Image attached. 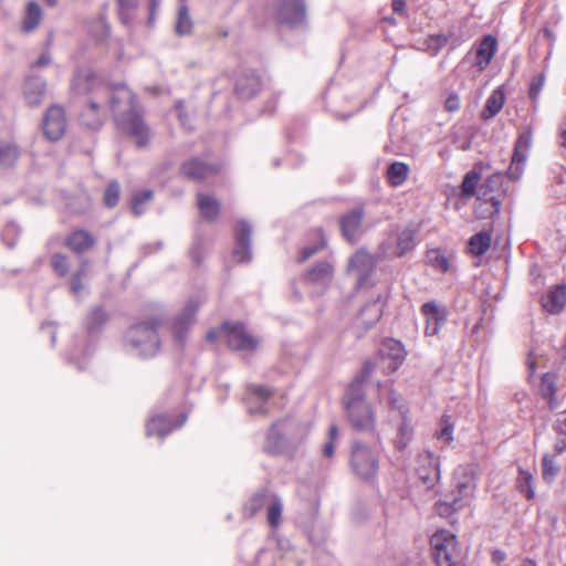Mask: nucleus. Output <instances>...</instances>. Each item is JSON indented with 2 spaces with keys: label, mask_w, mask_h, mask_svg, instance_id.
Here are the masks:
<instances>
[{
  "label": "nucleus",
  "mask_w": 566,
  "mask_h": 566,
  "mask_svg": "<svg viewBox=\"0 0 566 566\" xmlns=\"http://www.w3.org/2000/svg\"><path fill=\"white\" fill-rule=\"evenodd\" d=\"M109 107L120 130L132 137L137 147H145L150 138V130L143 119V114L133 92L124 84L107 90Z\"/></svg>",
  "instance_id": "obj_1"
},
{
  "label": "nucleus",
  "mask_w": 566,
  "mask_h": 566,
  "mask_svg": "<svg viewBox=\"0 0 566 566\" xmlns=\"http://www.w3.org/2000/svg\"><path fill=\"white\" fill-rule=\"evenodd\" d=\"M308 427L293 418L274 422L268 431L264 451L281 454L296 448L308 434Z\"/></svg>",
  "instance_id": "obj_2"
},
{
  "label": "nucleus",
  "mask_w": 566,
  "mask_h": 566,
  "mask_svg": "<svg viewBox=\"0 0 566 566\" xmlns=\"http://www.w3.org/2000/svg\"><path fill=\"white\" fill-rule=\"evenodd\" d=\"M159 322L155 318L132 325L125 334V345L134 355L154 357L160 349Z\"/></svg>",
  "instance_id": "obj_3"
},
{
  "label": "nucleus",
  "mask_w": 566,
  "mask_h": 566,
  "mask_svg": "<svg viewBox=\"0 0 566 566\" xmlns=\"http://www.w3.org/2000/svg\"><path fill=\"white\" fill-rule=\"evenodd\" d=\"M475 488L476 484L471 476L457 480L454 490L436 503L437 514L453 522L454 515L470 504Z\"/></svg>",
  "instance_id": "obj_4"
},
{
  "label": "nucleus",
  "mask_w": 566,
  "mask_h": 566,
  "mask_svg": "<svg viewBox=\"0 0 566 566\" xmlns=\"http://www.w3.org/2000/svg\"><path fill=\"white\" fill-rule=\"evenodd\" d=\"M379 444L369 446L361 440L352 442L349 465L357 478L370 481L377 475L379 471Z\"/></svg>",
  "instance_id": "obj_5"
},
{
  "label": "nucleus",
  "mask_w": 566,
  "mask_h": 566,
  "mask_svg": "<svg viewBox=\"0 0 566 566\" xmlns=\"http://www.w3.org/2000/svg\"><path fill=\"white\" fill-rule=\"evenodd\" d=\"M430 545L438 566H463L457 549V537L449 531H438L430 538Z\"/></svg>",
  "instance_id": "obj_6"
},
{
  "label": "nucleus",
  "mask_w": 566,
  "mask_h": 566,
  "mask_svg": "<svg viewBox=\"0 0 566 566\" xmlns=\"http://www.w3.org/2000/svg\"><path fill=\"white\" fill-rule=\"evenodd\" d=\"M223 331L224 339L231 349L252 352L259 345V340L249 334L240 323L233 325L224 323Z\"/></svg>",
  "instance_id": "obj_7"
},
{
  "label": "nucleus",
  "mask_w": 566,
  "mask_h": 566,
  "mask_svg": "<svg viewBox=\"0 0 566 566\" xmlns=\"http://www.w3.org/2000/svg\"><path fill=\"white\" fill-rule=\"evenodd\" d=\"M382 305L379 298L367 303L363 306L359 314L354 321L350 332L357 338H360L368 329H370L381 317Z\"/></svg>",
  "instance_id": "obj_8"
},
{
  "label": "nucleus",
  "mask_w": 566,
  "mask_h": 566,
  "mask_svg": "<svg viewBox=\"0 0 566 566\" xmlns=\"http://www.w3.org/2000/svg\"><path fill=\"white\" fill-rule=\"evenodd\" d=\"M531 144L532 134L530 132H523L520 134L515 142L511 165L507 169V176L511 180H518L523 175Z\"/></svg>",
  "instance_id": "obj_9"
},
{
  "label": "nucleus",
  "mask_w": 566,
  "mask_h": 566,
  "mask_svg": "<svg viewBox=\"0 0 566 566\" xmlns=\"http://www.w3.org/2000/svg\"><path fill=\"white\" fill-rule=\"evenodd\" d=\"M220 170V166L213 163L195 157L186 160L180 166V175L192 181H202L214 175Z\"/></svg>",
  "instance_id": "obj_10"
},
{
  "label": "nucleus",
  "mask_w": 566,
  "mask_h": 566,
  "mask_svg": "<svg viewBox=\"0 0 566 566\" xmlns=\"http://www.w3.org/2000/svg\"><path fill=\"white\" fill-rule=\"evenodd\" d=\"M380 364L387 373L396 371L406 357L403 345L394 338L386 339L380 349Z\"/></svg>",
  "instance_id": "obj_11"
},
{
  "label": "nucleus",
  "mask_w": 566,
  "mask_h": 566,
  "mask_svg": "<svg viewBox=\"0 0 566 566\" xmlns=\"http://www.w3.org/2000/svg\"><path fill=\"white\" fill-rule=\"evenodd\" d=\"M235 247L233 249V258L239 263H247L251 261V237L252 227L245 220H240L234 229Z\"/></svg>",
  "instance_id": "obj_12"
},
{
  "label": "nucleus",
  "mask_w": 566,
  "mask_h": 566,
  "mask_svg": "<svg viewBox=\"0 0 566 566\" xmlns=\"http://www.w3.org/2000/svg\"><path fill=\"white\" fill-rule=\"evenodd\" d=\"M43 133L52 142L59 140L65 133L66 119L62 107L51 106L43 118Z\"/></svg>",
  "instance_id": "obj_13"
},
{
  "label": "nucleus",
  "mask_w": 566,
  "mask_h": 566,
  "mask_svg": "<svg viewBox=\"0 0 566 566\" xmlns=\"http://www.w3.org/2000/svg\"><path fill=\"white\" fill-rule=\"evenodd\" d=\"M352 427L357 431H375V413L368 403L345 407Z\"/></svg>",
  "instance_id": "obj_14"
},
{
  "label": "nucleus",
  "mask_w": 566,
  "mask_h": 566,
  "mask_svg": "<svg viewBox=\"0 0 566 566\" xmlns=\"http://www.w3.org/2000/svg\"><path fill=\"white\" fill-rule=\"evenodd\" d=\"M202 301L199 298H190L182 311L176 316L172 325L174 336L180 344L184 343L188 328L195 321L196 313Z\"/></svg>",
  "instance_id": "obj_15"
},
{
  "label": "nucleus",
  "mask_w": 566,
  "mask_h": 566,
  "mask_svg": "<svg viewBox=\"0 0 566 566\" xmlns=\"http://www.w3.org/2000/svg\"><path fill=\"white\" fill-rule=\"evenodd\" d=\"M276 15L281 23L301 25L305 21V6L302 0H283L277 7Z\"/></svg>",
  "instance_id": "obj_16"
},
{
  "label": "nucleus",
  "mask_w": 566,
  "mask_h": 566,
  "mask_svg": "<svg viewBox=\"0 0 566 566\" xmlns=\"http://www.w3.org/2000/svg\"><path fill=\"white\" fill-rule=\"evenodd\" d=\"M374 369V364L366 361L361 368V371L358 376L352 381L348 386L345 397H344V406L348 407L350 405H366L365 392L363 389V384L370 376Z\"/></svg>",
  "instance_id": "obj_17"
},
{
  "label": "nucleus",
  "mask_w": 566,
  "mask_h": 566,
  "mask_svg": "<svg viewBox=\"0 0 566 566\" xmlns=\"http://www.w3.org/2000/svg\"><path fill=\"white\" fill-rule=\"evenodd\" d=\"M421 312L426 317V334L437 335L447 321V311L436 302H427L421 306Z\"/></svg>",
  "instance_id": "obj_18"
},
{
  "label": "nucleus",
  "mask_w": 566,
  "mask_h": 566,
  "mask_svg": "<svg viewBox=\"0 0 566 566\" xmlns=\"http://www.w3.org/2000/svg\"><path fill=\"white\" fill-rule=\"evenodd\" d=\"M502 187L503 175L501 172L493 174L480 186L478 191V199L484 202H491L494 207V211L499 212L501 199L495 193L501 192Z\"/></svg>",
  "instance_id": "obj_19"
},
{
  "label": "nucleus",
  "mask_w": 566,
  "mask_h": 566,
  "mask_svg": "<svg viewBox=\"0 0 566 566\" xmlns=\"http://www.w3.org/2000/svg\"><path fill=\"white\" fill-rule=\"evenodd\" d=\"M261 90V78L253 70L243 72L237 80L234 92L241 99H250Z\"/></svg>",
  "instance_id": "obj_20"
},
{
  "label": "nucleus",
  "mask_w": 566,
  "mask_h": 566,
  "mask_svg": "<svg viewBox=\"0 0 566 566\" xmlns=\"http://www.w3.org/2000/svg\"><path fill=\"white\" fill-rule=\"evenodd\" d=\"M187 416L185 413L179 415V420L171 423V420L167 416L153 417L146 426V434L148 437L157 436L159 438L166 437L174 429H178L186 422Z\"/></svg>",
  "instance_id": "obj_21"
},
{
  "label": "nucleus",
  "mask_w": 566,
  "mask_h": 566,
  "mask_svg": "<svg viewBox=\"0 0 566 566\" xmlns=\"http://www.w3.org/2000/svg\"><path fill=\"white\" fill-rule=\"evenodd\" d=\"M364 218V210L355 208L344 214L339 220L342 234L349 242H355L358 239L359 228Z\"/></svg>",
  "instance_id": "obj_22"
},
{
  "label": "nucleus",
  "mask_w": 566,
  "mask_h": 566,
  "mask_svg": "<svg viewBox=\"0 0 566 566\" xmlns=\"http://www.w3.org/2000/svg\"><path fill=\"white\" fill-rule=\"evenodd\" d=\"M95 243L94 235L83 229L72 231L65 239V245L77 254L87 252Z\"/></svg>",
  "instance_id": "obj_23"
},
{
  "label": "nucleus",
  "mask_w": 566,
  "mask_h": 566,
  "mask_svg": "<svg viewBox=\"0 0 566 566\" xmlns=\"http://www.w3.org/2000/svg\"><path fill=\"white\" fill-rule=\"evenodd\" d=\"M543 308L549 314H558L566 304V285H555L541 298Z\"/></svg>",
  "instance_id": "obj_24"
},
{
  "label": "nucleus",
  "mask_w": 566,
  "mask_h": 566,
  "mask_svg": "<svg viewBox=\"0 0 566 566\" xmlns=\"http://www.w3.org/2000/svg\"><path fill=\"white\" fill-rule=\"evenodd\" d=\"M248 398V410L251 415H266L265 402L272 396L269 388L262 386H250Z\"/></svg>",
  "instance_id": "obj_25"
},
{
  "label": "nucleus",
  "mask_w": 566,
  "mask_h": 566,
  "mask_svg": "<svg viewBox=\"0 0 566 566\" xmlns=\"http://www.w3.org/2000/svg\"><path fill=\"white\" fill-rule=\"evenodd\" d=\"M45 82L39 76H30L25 80L23 94L30 106H38L45 94Z\"/></svg>",
  "instance_id": "obj_26"
},
{
  "label": "nucleus",
  "mask_w": 566,
  "mask_h": 566,
  "mask_svg": "<svg viewBox=\"0 0 566 566\" xmlns=\"http://www.w3.org/2000/svg\"><path fill=\"white\" fill-rule=\"evenodd\" d=\"M333 264L328 261H322L310 269L305 277L312 284L327 285L333 279Z\"/></svg>",
  "instance_id": "obj_27"
},
{
  "label": "nucleus",
  "mask_w": 566,
  "mask_h": 566,
  "mask_svg": "<svg viewBox=\"0 0 566 566\" xmlns=\"http://www.w3.org/2000/svg\"><path fill=\"white\" fill-rule=\"evenodd\" d=\"M496 46L497 42L493 35L482 38L476 49V66L480 70H484L490 64L495 54Z\"/></svg>",
  "instance_id": "obj_28"
},
{
  "label": "nucleus",
  "mask_w": 566,
  "mask_h": 566,
  "mask_svg": "<svg viewBox=\"0 0 566 566\" xmlns=\"http://www.w3.org/2000/svg\"><path fill=\"white\" fill-rule=\"evenodd\" d=\"M417 234L418 230L411 227H407L398 233L396 256L401 258L416 247Z\"/></svg>",
  "instance_id": "obj_29"
},
{
  "label": "nucleus",
  "mask_w": 566,
  "mask_h": 566,
  "mask_svg": "<svg viewBox=\"0 0 566 566\" xmlns=\"http://www.w3.org/2000/svg\"><path fill=\"white\" fill-rule=\"evenodd\" d=\"M376 260L365 250L357 251L349 260V269L355 270L360 276L367 275L375 266Z\"/></svg>",
  "instance_id": "obj_30"
},
{
  "label": "nucleus",
  "mask_w": 566,
  "mask_h": 566,
  "mask_svg": "<svg viewBox=\"0 0 566 566\" xmlns=\"http://www.w3.org/2000/svg\"><path fill=\"white\" fill-rule=\"evenodd\" d=\"M108 321V314L101 306L92 307L85 317V328L88 334L101 332Z\"/></svg>",
  "instance_id": "obj_31"
},
{
  "label": "nucleus",
  "mask_w": 566,
  "mask_h": 566,
  "mask_svg": "<svg viewBox=\"0 0 566 566\" xmlns=\"http://www.w3.org/2000/svg\"><path fill=\"white\" fill-rule=\"evenodd\" d=\"M198 208L203 219L213 221L220 212V203L217 199L209 195L198 192Z\"/></svg>",
  "instance_id": "obj_32"
},
{
  "label": "nucleus",
  "mask_w": 566,
  "mask_h": 566,
  "mask_svg": "<svg viewBox=\"0 0 566 566\" xmlns=\"http://www.w3.org/2000/svg\"><path fill=\"white\" fill-rule=\"evenodd\" d=\"M481 172H482L481 165H475L473 167V169H471L470 171H468L464 175L462 184H461V192H462L463 197H465V198H471L473 196L478 197L479 189H476V187L481 179Z\"/></svg>",
  "instance_id": "obj_33"
},
{
  "label": "nucleus",
  "mask_w": 566,
  "mask_h": 566,
  "mask_svg": "<svg viewBox=\"0 0 566 566\" xmlns=\"http://www.w3.org/2000/svg\"><path fill=\"white\" fill-rule=\"evenodd\" d=\"M505 96L501 90H495L488 97L481 117L485 120L494 117L503 107Z\"/></svg>",
  "instance_id": "obj_34"
},
{
  "label": "nucleus",
  "mask_w": 566,
  "mask_h": 566,
  "mask_svg": "<svg viewBox=\"0 0 566 566\" xmlns=\"http://www.w3.org/2000/svg\"><path fill=\"white\" fill-rule=\"evenodd\" d=\"M193 22L189 15L188 7L181 3L178 9L175 32L178 36H186L192 33Z\"/></svg>",
  "instance_id": "obj_35"
},
{
  "label": "nucleus",
  "mask_w": 566,
  "mask_h": 566,
  "mask_svg": "<svg viewBox=\"0 0 566 566\" xmlns=\"http://www.w3.org/2000/svg\"><path fill=\"white\" fill-rule=\"evenodd\" d=\"M408 174L409 167L407 164L395 161L388 167L387 178L392 186L398 187L406 181Z\"/></svg>",
  "instance_id": "obj_36"
},
{
  "label": "nucleus",
  "mask_w": 566,
  "mask_h": 566,
  "mask_svg": "<svg viewBox=\"0 0 566 566\" xmlns=\"http://www.w3.org/2000/svg\"><path fill=\"white\" fill-rule=\"evenodd\" d=\"M42 18V11L40 6L35 1L29 2L23 18V30L25 32L33 31L40 23Z\"/></svg>",
  "instance_id": "obj_37"
},
{
  "label": "nucleus",
  "mask_w": 566,
  "mask_h": 566,
  "mask_svg": "<svg viewBox=\"0 0 566 566\" xmlns=\"http://www.w3.org/2000/svg\"><path fill=\"white\" fill-rule=\"evenodd\" d=\"M491 245V235L488 232H479L469 240V249L473 255H483Z\"/></svg>",
  "instance_id": "obj_38"
},
{
  "label": "nucleus",
  "mask_w": 566,
  "mask_h": 566,
  "mask_svg": "<svg viewBox=\"0 0 566 566\" xmlns=\"http://www.w3.org/2000/svg\"><path fill=\"white\" fill-rule=\"evenodd\" d=\"M271 496L272 495L265 489L256 491L244 505V512H247L249 516H253L271 500Z\"/></svg>",
  "instance_id": "obj_39"
},
{
  "label": "nucleus",
  "mask_w": 566,
  "mask_h": 566,
  "mask_svg": "<svg viewBox=\"0 0 566 566\" xmlns=\"http://www.w3.org/2000/svg\"><path fill=\"white\" fill-rule=\"evenodd\" d=\"M87 266L88 262L83 261L81 268L76 270L69 280L70 291L76 297H80L85 289L83 285V280L87 276Z\"/></svg>",
  "instance_id": "obj_40"
},
{
  "label": "nucleus",
  "mask_w": 566,
  "mask_h": 566,
  "mask_svg": "<svg viewBox=\"0 0 566 566\" xmlns=\"http://www.w3.org/2000/svg\"><path fill=\"white\" fill-rule=\"evenodd\" d=\"M101 104L96 101H91L88 108L82 115V122L85 126L97 129L102 126V117L98 113Z\"/></svg>",
  "instance_id": "obj_41"
},
{
  "label": "nucleus",
  "mask_w": 566,
  "mask_h": 566,
  "mask_svg": "<svg viewBox=\"0 0 566 566\" xmlns=\"http://www.w3.org/2000/svg\"><path fill=\"white\" fill-rule=\"evenodd\" d=\"M412 436H413V430H412V427H411L410 422L408 421L407 417L401 418V422L398 427V433L395 439L396 449L403 450L411 441Z\"/></svg>",
  "instance_id": "obj_42"
},
{
  "label": "nucleus",
  "mask_w": 566,
  "mask_h": 566,
  "mask_svg": "<svg viewBox=\"0 0 566 566\" xmlns=\"http://www.w3.org/2000/svg\"><path fill=\"white\" fill-rule=\"evenodd\" d=\"M19 157V149L10 143H0V165L11 167Z\"/></svg>",
  "instance_id": "obj_43"
},
{
  "label": "nucleus",
  "mask_w": 566,
  "mask_h": 566,
  "mask_svg": "<svg viewBox=\"0 0 566 566\" xmlns=\"http://www.w3.org/2000/svg\"><path fill=\"white\" fill-rule=\"evenodd\" d=\"M559 472V465L551 454H545L542 459V475L543 479L551 483L555 480Z\"/></svg>",
  "instance_id": "obj_44"
},
{
  "label": "nucleus",
  "mask_w": 566,
  "mask_h": 566,
  "mask_svg": "<svg viewBox=\"0 0 566 566\" xmlns=\"http://www.w3.org/2000/svg\"><path fill=\"white\" fill-rule=\"evenodd\" d=\"M283 503L277 495L271 496V502L268 506V521L272 527H277L281 522Z\"/></svg>",
  "instance_id": "obj_45"
},
{
  "label": "nucleus",
  "mask_w": 566,
  "mask_h": 566,
  "mask_svg": "<svg viewBox=\"0 0 566 566\" xmlns=\"http://www.w3.org/2000/svg\"><path fill=\"white\" fill-rule=\"evenodd\" d=\"M118 6V17L124 24H128L133 19V12L137 9L139 0H116Z\"/></svg>",
  "instance_id": "obj_46"
},
{
  "label": "nucleus",
  "mask_w": 566,
  "mask_h": 566,
  "mask_svg": "<svg viewBox=\"0 0 566 566\" xmlns=\"http://www.w3.org/2000/svg\"><path fill=\"white\" fill-rule=\"evenodd\" d=\"M119 192H120L119 184L115 180L111 181L107 185L105 192H104V197H103L105 206L108 208H114L118 203Z\"/></svg>",
  "instance_id": "obj_47"
},
{
  "label": "nucleus",
  "mask_w": 566,
  "mask_h": 566,
  "mask_svg": "<svg viewBox=\"0 0 566 566\" xmlns=\"http://www.w3.org/2000/svg\"><path fill=\"white\" fill-rule=\"evenodd\" d=\"M387 405L391 411H397L401 418H406L408 409L403 405L402 398L395 390H389L387 396Z\"/></svg>",
  "instance_id": "obj_48"
},
{
  "label": "nucleus",
  "mask_w": 566,
  "mask_h": 566,
  "mask_svg": "<svg viewBox=\"0 0 566 566\" xmlns=\"http://www.w3.org/2000/svg\"><path fill=\"white\" fill-rule=\"evenodd\" d=\"M51 265L54 273L60 277H64L70 271L69 260L62 253H54L52 255Z\"/></svg>",
  "instance_id": "obj_49"
},
{
  "label": "nucleus",
  "mask_w": 566,
  "mask_h": 566,
  "mask_svg": "<svg viewBox=\"0 0 566 566\" xmlns=\"http://www.w3.org/2000/svg\"><path fill=\"white\" fill-rule=\"evenodd\" d=\"M338 436V427L336 424H332L328 429L327 441L323 446V455L325 458H332L334 455Z\"/></svg>",
  "instance_id": "obj_50"
},
{
  "label": "nucleus",
  "mask_w": 566,
  "mask_h": 566,
  "mask_svg": "<svg viewBox=\"0 0 566 566\" xmlns=\"http://www.w3.org/2000/svg\"><path fill=\"white\" fill-rule=\"evenodd\" d=\"M153 198L151 190H143L137 192L133 197L132 210L136 216H140L144 211V203L148 202Z\"/></svg>",
  "instance_id": "obj_51"
},
{
  "label": "nucleus",
  "mask_w": 566,
  "mask_h": 566,
  "mask_svg": "<svg viewBox=\"0 0 566 566\" xmlns=\"http://www.w3.org/2000/svg\"><path fill=\"white\" fill-rule=\"evenodd\" d=\"M518 490L527 499H533L535 496L533 476L526 471H520Z\"/></svg>",
  "instance_id": "obj_52"
},
{
  "label": "nucleus",
  "mask_w": 566,
  "mask_h": 566,
  "mask_svg": "<svg viewBox=\"0 0 566 566\" xmlns=\"http://www.w3.org/2000/svg\"><path fill=\"white\" fill-rule=\"evenodd\" d=\"M539 392L543 398L556 395L555 376L552 374H544L539 385Z\"/></svg>",
  "instance_id": "obj_53"
},
{
  "label": "nucleus",
  "mask_w": 566,
  "mask_h": 566,
  "mask_svg": "<svg viewBox=\"0 0 566 566\" xmlns=\"http://www.w3.org/2000/svg\"><path fill=\"white\" fill-rule=\"evenodd\" d=\"M317 232L321 239L319 243L304 247L301 251L298 262L306 261L307 259L313 256L318 250L326 247V240L324 238L323 231L319 229Z\"/></svg>",
  "instance_id": "obj_54"
},
{
  "label": "nucleus",
  "mask_w": 566,
  "mask_h": 566,
  "mask_svg": "<svg viewBox=\"0 0 566 566\" xmlns=\"http://www.w3.org/2000/svg\"><path fill=\"white\" fill-rule=\"evenodd\" d=\"M449 39L450 36L446 34H433L427 39L426 43L428 49L432 51V54L436 55L448 44Z\"/></svg>",
  "instance_id": "obj_55"
},
{
  "label": "nucleus",
  "mask_w": 566,
  "mask_h": 566,
  "mask_svg": "<svg viewBox=\"0 0 566 566\" xmlns=\"http://www.w3.org/2000/svg\"><path fill=\"white\" fill-rule=\"evenodd\" d=\"M545 83V75L543 73L533 76L530 83L528 96L533 102L539 97L541 91Z\"/></svg>",
  "instance_id": "obj_56"
},
{
  "label": "nucleus",
  "mask_w": 566,
  "mask_h": 566,
  "mask_svg": "<svg viewBox=\"0 0 566 566\" xmlns=\"http://www.w3.org/2000/svg\"><path fill=\"white\" fill-rule=\"evenodd\" d=\"M19 232V227L14 222H9L2 233V239L9 248H13L15 245V239L11 238Z\"/></svg>",
  "instance_id": "obj_57"
},
{
  "label": "nucleus",
  "mask_w": 566,
  "mask_h": 566,
  "mask_svg": "<svg viewBox=\"0 0 566 566\" xmlns=\"http://www.w3.org/2000/svg\"><path fill=\"white\" fill-rule=\"evenodd\" d=\"M430 262L432 264V266L441 272H448L449 271V268H450V264H449V261L448 259L441 254V253H436L434 256H432L430 259Z\"/></svg>",
  "instance_id": "obj_58"
},
{
  "label": "nucleus",
  "mask_w": 566,
  "mask_h": 566,
  "mask_svg": "<svg viewBox=\"0 0 566 566\" xmlns=\"http://www.w3.org/2000/svg\"><path fill=\"white\" fill-rule=\"evenodd\" d=\"M554 430L558 436H566V410L556 419Z\"/></svg>",
  "instance_id": "obj_59"
},
{
  "label": "nucleus",
  "mask_w": 566,
  "mask_h": 566,
  "mask_svg": "<svg viewBox=\"0 0 566 566\" xmlns=\"http://www.w3.org/2000/svg\"><path fill=\"white\" fill-rule=\"evenodd\" d=\"M444 107L448 112H454L460 107V99L458 95L450 94L444 102Z\"/></svg>",
  "instance_id": "obj_60"
},
{
  "label": "nucleus",
  "mask_w": 566,
  "mask_h": 566,
  "mask_svg": "<svg viewBox=\"0 0 566 566\" xmlns=\"http://www.w3.org/2000/svg\"><path fill=\"white\" fill-rule=\"evenodd\" d=\"M438 439L443 440L447 443H450L453 440L452 437V426L446 424L437 434Z\"/></svg>",
  "instance_id": "obj_61"
},
{
  "label": "nucleus",
  "mask_w": 566,
  "mask_h": 566,
  "mask_svg": "<svg viewBox=\"0 0 566 566\" xmlns=\"http://www.w3.org/2000/svg\"><path fill=\"white\" fill-rule=\"evenodd\" d=\"M554 450L556 454H562L566 451V436H558L554 444Z\"/></svg>",
  "instance_id": "obj_62"
},
{
  "label": "nucleus",
  "mask_w": 566,
  "mask_h": 566,
  "mask_svg": "<svg viewBox=\"0 0 566 566\" xmlns=\"http://www.w3.org/2000/svg\"><path fill=\"white\" fill-rule=\"evenodd\" d=\"M221 337L224 338L223 325L220 328H218V329H210L207 333V336H206L207 340H209V342H213V340H216L218 338H221Z\"/></svg>",
  "instance_id": "obj_63"
},
{
  "label": "nucleus",
  "mask_w": 566,
  "mask_h": 566,
  "mask_svg": "<svg viewBox=\"0 0 566 566\" xmlns=\"http://www.w3.org/2000/svg\"><path fill=\"white\" fill-rule=\"evenodd\" d=\"M392 11L397 14H402L406 10V2L403 0H392Z\"/></svg>",
  "instance_id": "obj_64"
}]
</instances>
